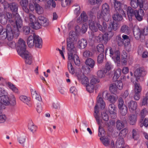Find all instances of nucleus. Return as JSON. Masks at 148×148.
<instances>
[{"label":"nucleus","mask_w":148,"mask_h":148,"mask_svg":"<svg viewBox=\"0 0 148 148\" xmlns=\"http://www.w3.org/2000/svg\"><path fill=\"white\" fill-rule=\"evenodd\" d=\"M118 108H120L124 106H126L125 105H124V101L121 97H120L118 100Z\"/></svg>","instance_id":"0e129e2a"},{"label":"nucleus","mask_w":148,"mask_h":148,"mask_svg":"<svg viewBox=\"0 0 148 148\" xmlns=\"http://www.w3.org/2000/svg\"><path fill=\"white\" fill-rule=\"evenodd\" d=\"M18 141L19 142V143L23 145L24 146V144L25 141V138L24 136L21 135L18 138Z\"/></svg>","instance_id":"774afa93"},{"label":"nucleus","mask_w":148,"mask_h":148,"mask_svg":"<svg viewBox=\"0 0 148 148\" xmlns=\"http://www.w3.org/2000/svg\"><path fill=\"white\" fill-rule=\"evenodd\" d=\"M116 107L114 104H110L108 106V111L109 113L116 112Z\"/></svg>","instance_id":"a19ab883"},{"label":"nucleus","mask_w":148,"mask_h":148,"mask_svg":"<svg viewBox=\"0 0 148 148\" xmlns=\"http://www.w3.org/2000/svg\"><path fill=\"white\" fill-rule=\"evenodd\" d=\"M132 138L135 140H137L138 138L139 135L137 131L135 129H133L132 130Z\"/></svg>","instance_id":"4d7b16f0"},{"label":"nucleus","mask_w":148,"mask_h":148,"mask_svg":"<svg viewBox=\"0 0 148 148\" xmlns=\"http://www.w3.org/2000/svg\"><path fill=\"white\" fill-rule=\"evenodd\" d=\"M97 11L96 8H93L90 11L89 13V16L92 18H95V15Z\"/></svg>","instance_id":"3c124183"},{"label":"nucleus","mask_w":148,"mask_h":148,"mask_svg":"<svg viewBox=\"0 0 148 148\" xmlns=\"http://www.w3.org/2000/svg\"><path fill=\"white\" fill-rule=\"evenodd\" d=\"M49 25L48 20L45 16H40L37 18V19L35 23H30L29 25L33 29H39L42 26L47 27Z\"/></svg>","instance_id":"20e7f679"},{"label":"nucleus","mask_w":148,"mask_h":148,"mask_svg":"<svg viewBox=\"0 0 148 148\" xmlns=\"http://www.w3.org/2000/svg\"><path fill=\"white\" fill-rule=\"evenodd\" d=\"M17 47L18 54L25 59L26 64H30L32 62V57L31 54L26 50L25 42L23 39L21 38L19 39Z\"/></svg>","instance_id":"f257e3e1"},{"label":"nucleus","mask_w":148,"mask_h":148,"mask_svg":"<svg viewBox=\"0 0 148 148\" xmlns=\"http://www.w3.org/2000/svg\"><path fill=\"white\" fill-rule=\"evenodd\" d=\"M80 17H81L82 19V22H86L88 20V17L86 13L83 11L80 15Z\"/></svg>","instance_id":"603ef678"},{"label":"nucleus","mask_w":148,"mask_h":148,"mask_svg":"<svg viewBox=\"0 0 148 148\" xmlns=\"http://www.w3.org/2000/svg\"><path fill=\"white\" fill-rule=\"evenodd\" d=\"M34 45L36 47L41 48L42 46V40L38 35L34 33Z\"/></svg>","instance_id":"ddd939ff"},{"label":"nucleus","mask_w":148,"mask_h":148,"mask_svg":"<svg viewBox=\"0 0 148 148\" xmlns=\"http://www.w3.org/2000/svg\"><path fill=\"white\" fill-rule=\"evenodd\" d=\"M109 90L112 93L116 94L117 92V88L115 84H113L110 85L109 88Z\"/></svg>","instance_id":"ea45409f"},{"label":"nucleus","mask_w":148,"mask_h":148,"mask_svg":"<svg viewBox=\"0 0 148 148\" xmlns=\"http://www.w3.org/2000/svg\"><path fill=\"white\" fill-rule=\"evenodd\" d=\"M104 46L102 44H99L97 46V51L99 53H103L104 52L103 49Z\"/></svg>","instance_id":"338daca9"},{"label":"nucleus","mask_w":148,"mask_h":148,"mask_svg":"<svg viewBox=\"0 0 148 148\" xmlns=\"http://www.w3.org/2000/svg\"><path fill=\"white\" fill-rule=\"evenodd\" d=\"M5 16L8 21L12 25L15 23L16 29L19 30L23 25L22 21L18 13L15 14H12L10 12H6L5 13Z\"/></svg>","instance_id":"7ed1b4c3"},{"label":"nucleus","mask_w":148,"mask_h":148,"mask_svg":"<svg viewBox=\"0 0 148 148\" xmlns=\"http://www.w3.org/2000/svg\"><path fill=\"white\" fill-rule=\"evenodd\" d=\"M67 49L68 51V59L71 60L73 54L76 53L77 52L76 47L75 46L74 42L67 41Z\"/></svg>","instance_id":"423d86ee"},{"label":"nucleus","mask_w":148,"mask_h":148,"mask_svg":"<svg viewBox=\"0 0 148 148\" xmlns=\"http://www.w3.org/2000/svg\"><path fill=\"white\" fill-rule=\"evenodd\" d=\"M20 100L24 103L28 104V103L29 101L27 97L24 95L21 96L19 97Z\"/></svg>","instance_id":"e2e57ef3"},{"label":"nucleus","mask_w":148,"mask_h":148,"mask_svg":"<svg viewBox=\"0 0 148 148\" xmlns=\"http://www.w3.org/2000/svg\"><path fill=\"white\" fill-rule=\"evenodd\" d=\"M69 60H73L75 64L76 65L79 64L80 63V61L79 57L76 53L73 54L72 59Z\"/></svg>","instance_id":"58836bf2"},{"label":"nucleus","mask_w":148,"mask_h":148,"mask_svg":"<svg viewBox=\"0 0 148 148\" xmlns=\"http://www.w3.org/2000/svg\"><path fill=\"white\" fill-rule=\"evenodd\" d=\"M77 34L73 31H71L69 34V38L67 39V41L76 42L77 40Z\"/></svg>","instance_id":"f3484780"},{"label":"nucleus","mask_w":148,"mask_h":148,"mask_svg":"<svg viewBox=\"0 0 148 148\" xmlns=\"http://www.w3.org/2000/svg\"><path fill=\"white\" fill-rule=\"evenodd\" d=\"M28 3V0H21L20 4L23 10L26 13H28L29 10L27 8Z\"/></svg>","instance_id":"412c9836"},{"label":"nucleus","mask_w":148,"mask_h":148,"mask_svg":"<svg viewBox=\"0 0 148 148\" xmlns=\"http://www.w3.org/2000/svg\"><path fill=\"white\" fill-rule=\"evenodd\" d=\"M6 84L8 86L9 88L11 89L15 93L17 94H19V92L18 89L16 87L15 85L12 83L10 82H8Z\"/></svg>","instance_id":"473e14b6"},{"label":"nucleus","mask_w":148,"mask_h":148,"mask_svg":"<svg viewBox=\"0 0 148 148\" xmlns=\"http://www.w3.org/2000/svg\"><path fill=\"white\" fill-rule=\"evenodd\" d=\"M9 9L13 13H17L18 5L16 2H13L10 3Z\"/></svg>","instance_id":"aec40b11"},{"label":"nucleus","mask_w":148,"mask_h":148,"mask_svg":"<svg viewBox=\"0 0 148 148\" xmlns=\"http://www.w3.org/2000/svg\"><path fill=\"white\" fill-rule=\"evenodd\" d=\"M147 112V111L146 108H144L142 110L139 114L140 119L145 118Z\"/></svg>","instance_id":"864d4df0"},{"label":"nucleus","mask_w":148,"mask_h":148,"mask_svg":"<svg viewBox=\"0 0 148 148\" xmlns=\"http://www.w3.org/2000/svg\"><path fill=\"white\" fill-rule=\"evenodd\" d=\"M119 27V24L118 23L113 22H111L110 24L108 30L109 32H111L112 30L116 31Z\"/></svg>","instance_id":"c85d7f7f"},{"label":"nucleus","mask_w":148,"mask_h":148,"mask_svg":"<svg viewBox=\"0 0 148 148\" xmlns=\"http://www.w3.org/2000/svg\"><path fill=\"white\" fill-rule=\"evenodd\" d=\"M139 123L140 127H142L143 126L146 127H147L148 126V118L139 119Z\"/></svg>","instance_id":"a878e982"},{"label":"nucleus","mask_w":148,"mask_h":148,"mask_svg":"<svg viewBox=\"0 0 148 148\" xmlns=\"http://www.w3.org/2000/svg\"><path fill=\"white\" fill-rule=\"evenodd\" d=\"M29 18L31 23H35L37 20L36 19V17L33 14L29 13Z\"/></svg>","instance_id":"69168bd1"},{"label":"nucleus","mask_w":148,"mask_h":148,"mask_svg":"<svg viewBox=\"0 0 148 148\" xmlns=\"http://www.w3.org/2000/svg\"><path fill=\"white\" fill-rule=\"evenodd\" d=\"M124 145V142L123 138L121 136L119 137L115 144L116 148H125Z\"/></svg>","instance_id":"dca6fc26"},{"label":"nucleus","mask_w":148,"mask_h":148,"mask_svg":"<svg viewBox=\"0 0 148 148\" xmlns=\"http://www.w3.org/2000/svg\"><path fill=\"white\" fill-rule=\"evenodd\" d=\"M68 68L69 72L72 74L75 73L74 69L73 67L71 62H68Z\"/></svg>","instance_id":"5fc2aeb1"},{"label":"nucleus","mask_w":148,"mask_h":148,"mask_svg":"<svg viewBox=\"0 0 148 148\" xmlns=\"http://www.w3.org/2000/svg\"><path fill=\"white\" fill-rule=\"evenodd\" d=\"M100 80L99 79L96 77H92L90 81V84L94 85L99 82Z\"/></svg>","instance_id":"680f3d73"},{"label":"nucleus","mask_w":148,"mask_h":148,"mask_svg":"<svg viewBox=\"0 0 148 148\" xmlns=\"http://www.w3.org/2000/svg\"><path fill=\"white\" fill-rule=\"evenodd\" d=\"M124 46L125 49L128 52L130 51L132 49V46L130 42H125L124 44Z\"/></svg>","instance_id":"09e8293b"},{"label":"nucleus","mask_w":148,"mask_h":148,"mask_svg":"<svg viewBox=\"0 0 148 148\" xmlns=\"http://www.w3.org/2000/svg\"><path fill=\"white\" fill-rule=\"evenodd\" d=\"M147 73L143 67H140L136 69L134 73V74L136 79L137 81L140 77L145 75Z\"/></svg>","instance_id":"1a4fd4ad"},{"label":"nucleus","mask_w":148,"mask_h":148,"mask_svg":"<svg viewBox=\"0 0 148 148\" xmlns=\"http://www.w3.org/2000/svg\"><path fill=\"white\" fill-rule=\"evenodd\" d=\"M28 127L29 129L33 132H35L36 130V126L32 122H30L29 124Z\"/></svg>","instance_id":"6e6d98bb"},{"label":"nucleus","mask_w":148,"mask_h":148,"mask_svg":"<svg viewBox=\"0 0 148 148\" xmlns=\"http://www.w3.org/2000/svg\"><path fill=\"white\" fill-rule=\"evenodd\" d=\"M94 86L92 84H88L86 85V90L89 92H93Z\"/></svg>","instance_id":"052dcab7"},{"label":"nucleus","mask_w":148,"mask_h":148,"mask_svg":"<svg viewBox=\"0 0 148 148\" xmlns=\"http://www.w3.org/2000/svg\"><path fill=\"white\" fill-rule=\"evenodd\" d=\"M120 31L121 33L128 34L130 32V29L127 25H124L121 27Z\"/></svg>","instance_id":"c9c22d12"},{"label":"nucleus","mask_w":148,"mask_h":148,"mask_svg":"<svg viewBox=\"0 0 148 148\" xmlns=\"http://www.w3.org/2000/svg\"><path fill=\"white\" fill-rule=\"evenodd\" d=\"M127 14L130 21H131L132 20V17L134 16L135 14V10L133 9L130 6H128L127 9Z\"/></svg>","instance_id":"4be33fe9"},{"label":"nucleus","mask_w":148,"mask_h":148,"mask_svg":"<svg viewBox=\"0 0 148 148\" xmlns=\"http://www.w3.org/2000/svg\"><path fill=\"white\" fill-rule=\"evenodd\" d=\"M100 139L105 146H108L110 143L108 137L102 136L100 138Z\"/></svg>","instance_id":"f704fd0d"},{"label":"nucleus","mask_w":148,"mask_h":148,"mask_svg":"<svg viewBox=\"0 0 148 148\" xmlns=\"http://www.w3.org/2000/svg\"><path fill=\"white\" fill-rule=\"evenodd\" d=\"M115 52H117V53H116V54H114L112 57L115 61H116L117 63H119L120 62V53L118 51H116Z\"/></svg>","instance_id":"e433bc0d"},{"label":"nucleus","mask_w":148,"mask_h":148,"mask_svg":"<svg viewBox=\"0 0 148 148\" xmlns=\"http://www.w3.org/2000/svg\"><path fill=\"white\" fill-rule=\"evenodd\" d=\"M89 26L90 30L93 32L98 31V29L95 26V22L93 20H89Z\"/></svg>","instance_id":"393cba45"},{"label":"nucleus","mask_w":148,"mask_h":148,"mask_svg":"<svg viewBox=\"0 0 148 148\" xmlns=\"http://www.w3.org/2000/svg\"><path fill=\"white\" fill-rule=\"evenodd\" d=\"M92 55V53L88 50H86L84 51L83 56L85 58H88L91 56Z\"/></svg>","instance_id":"8fccbe9b"},{"label":"nucleus","mask_w":148,"mask_h":148,"mask_svg":"<svg viewBox=\"0 0 148 148\" xmlns=\"http://www.w3.org/2000/svg\"><path fill=\"white\" fill-rule=\"evenodd\" d=\"M7 94H4L0 96V100L3 105L7 106L8 101L9 100V98L7 95Z\"/></svg>","instance_id":"c756f323"},{"label":"nucleus","mask_w":148,"mask_h":148,"mask_svg":"<svg viewBox=\"0 0 148 148\" xmlns=\"http://www.w3.org/2000/svg\"><path fill=\"white\" fill-rule=\"evenodd\" d=\"M16 104V101L15 96L13 95L10 96L9 100L7 106L10 105L11 106H14Z\"/></svg>","instance_id":"7c9ffc66"},{"label":"nucleus","mask_w":148,"mask_h":148,"mask_svg":"<svg viewBox=\"0 0 148 148\" xmlns=\"http://www.w3.org/2000/svg\"><path fill=\"white\" fill-rule=\"evenodd\" d=\"M119 109L120 110V113L122 116H125L127 113V109L126 106H124Z\"/></svg>","instance_id":"49530a36"},{"label":"nucleus","mask_w":148,"mask_h":148,"mask_svg":"<svg viewBox=\"0 0 148 148\" xmlns=\"http://www.w3.org/2000/svg\"><path fill=\"white\" fill-rule=\"evenodd\" d=\"M35 9L36 13L38 14H42L43 12V8L38 4L36 5Z\"/></svg>","instance_id":"79ce46f5"},{"label":"nucleus","mask_w":148,"mask_h":148,"mask_svg":"<svg viewBox=\"0 0 148 148\" xmlns=\"http://www.w3.org/2000/svg\"><path fill=\"white\" fill-rule=\"evenodd\" d=\"M101 117L103 120L105 121H107L109 119L108 115L106 112H103L101 113Z\"/></svg>","instance_id":"13d9d810"},{"label":"nucleus","mask_w":148,"mask_h":148,"mask_svg":"<svg viewBox=\"0 0 148 148\" xmlns=\"http://www.w3.org/2000/svg\"><path fill=\"white\" fill-rule=\"evenodd\" d=\"M30 29L29 27L27 26H24L22 28L23 34L25 35H28L30 32Z\"/></svg>","instance_id":"a18cd8bd"},{"label":"nucleus","mask_w":148,"mask_h":148,"mask_svg":"<svg viewBox=\"0 0 148 148\" xmlns=\"http://www.w3.org/2000/svg\"><path fill=\"white\" fill-rule=\"evenodd\" d=\"M103 97L110 101L112 104H114L116 101V97L113 95H110L106 91H103L102 93Z\"/></svg>","instance_id":"f8f14e48"},{"label":"nucleus","mask_w":148,"mask_h":148,"mask_svg":"<svg viewBox=\"0 0 148 148\" xmlns=\"http://www.w3.org/2000/svg\"><path fill=\"white\" fill-rule=\"evenodd\" d=\"M106 73L104 70H100L97 72V75L100 78H103L105 75Z\"/></svg>","instance_id":"de8ad7c7"},{"label":"nucleus","mask_w":148,"mask_h":148,"mask_svg":"<svg viewBox=\"0 0 148 148\" xmlns=\"http://www.w3.org/2000/svg\"><path fill=\"white\" fill-rule=\"evenodd\" d=\"M74 13L77 16H78L80 14V6L77 4H75L73 7Z\"/></svg>","instance_id":"4c0bfd02"},{"label":"nucleus","mask_w":148,"mask_h":148,"mask_svg":"<svg viewBox=\"0 0 148 148\" xmlns=\"http://www.w3.org/2000/svg\"><path fill=\"white\" fill-rule=\"evenodd\" d=\"M124 14H125L124 11H122L121 10L120 11H114L112 15L113 19L116 21H120L123 19L122 15Z\"/></svg>","instance_id":"9d476101"},{"label":"nucleus","mask_w":148,"mask_h":148,"mask_svg":"<svg viewBox=\"0 0 148 148\" xmlns=\"http://www.w3.org/2000/svg\"><path fill=\"white\" fill-rule=\"evenodd\" d=\"M95 118L98 124L99 125L98 136L99 137H101L102 136H104L105 131L101 126V120H100V117Z\"/></svg>","instance_id":"4468645a"},{"label":"nucleus","mask_w":148,"mask_h":148,"mask_svg":"<svg viewBox=\"0 0 148 148\" xmlns=\"http://www.w3.org/2000/svg\"><path fill=\"white\" fill-rule=\"evenodd\" d=\"M78 43L79 48L81 49H85L87 46L88 44L85 38H82L79 40Z\"/></svg>","instance_id":"5701e85b"},{"label":"nucleus","mask_w":148,"mask_h":148,"mask_svg":"<svg viewBox=\"0 0 148 148\" xmlns=\"http://www.w3.org/2000/svg\"><path fill=\"white\" fill-rule=\"evenodd\" d=\"M77 77L78 79L81 81L82 84L87 85L88 83V79L83 74H78Z\"/></svg>","instance_id":"a211bd4d"},{"label":"nucleus","mask_w":148,"mask_h":148,"mask_svg":"<svg viewBox=\"0 0 148 148\" xmlns=\"http://www.w3.org/2000/svg\"><path fill=\"white\" fill-rule=\"evenodd\" d=\"M110 2L114 4V7L115 11H119L121 10L124 11L122 8L123 4L121 3L120 1H117V0H110Z\"/></svg>","instance_id":"2eb2a0df"},{"label":"nucleus","mask_w":148,"mask_h":148,"mask_svg":"<svg viewBox=\"0 0 148 148\" xmlns=\"http://www.w3.org/2000/svg\"><path fill=\"white\" fill-rule=\"evenodd\" d=\"M142 88L139 84L135 83V84L134 92L140 93Z\"/></svg>","instance_id":"bf43d9fd"},{"label":"nucleus","mask_w":148,"mask_h":148,"mask_svg":"<svg viewBox=\"0 0 148 148\" xmlns=\"http://www.w3.org/2000/svg\"><path fill=\"white\" fill-rule=\"evenodd\" d=\"M121 73V70L120 69H117L114 72L113 78L116 80L120 76Z\"/></svg>","instance_id":"c03bdc74"},{"label":"nucleus","mask_w":148,"mask_h":148,"mask_svg":"<svg viewBox=\"0 0 148 148\" xmlns=\"http://www.w3.org/2000/svg\"><path fill=\"white\" fill-rule=\"evenodd\" d=\"M34 34L33 36L30 35L27 38V45L29 47H32L34 45Z\"/></svg>","instance_id":"72a5a7b5"},{"label":"nucleus","mask_w":148,"mask_h":148,"mask_svg":"<svg viewBox=\"0 0 148 148\" xmlns=\"http://www.w3.org/2000/svg\"><path fill=\"white\" fill-rule=\"evenodd\" d=\"M85 63L86 65L91 69L94 68L95 64L94 60L90 58H87L86 60Z\"/></svg>","instance_id":"cd10ccee"},{"label":"nucleus","mask_w":148,"mask_h":148,"mask_svg":"<svg viewBox=\"0 0 148 148\" xmlns=\"http://www.w3.org/2000/svg\"><path fill=\"white\" fill-rule=\"evenodd\" d=\"M133 32L134 36L136 40L140 39V40L142 42L144 41L145 37L143 35L141 30L138 27H134Z\"/></svg>","instance_id":"0eeeda50"},{"label":"nucleus","mask_w":148,"mask_h":148,"mask_svg":"<svg viewBox=\"0 0 148 148\" xmlns=\"http://www.w3.org/2000/svg\"><path fill=\"white\" fill-rule=\"evenodd\" d=\"M135 16L136 19L138 21H140L143 20L145 13L144 10L141 8L138 10H135Z\"/></svg>","instance_id":"9b49d317"},{"label":"nucleus","mask_w":148,"mask_h":148,"mask_svg":"<svg viewBox=\"0 0 148 148\" xmlns=\"http://www.w3.org/2000/svg\"><path fill=\"white\" fill-rule=\"evenodd\" d=\"M129 123L132 125H134L137 121V116L134 114H130L129 116Z\"/></svg>","instance_id":"2f4dec72"},{"label":"nucleus","mask_w":148,"mask_h":148,"mask_svg":"<svg viewBox=\"0 0 148 148\" xmlns=\"http://www.w3.org/2000/svg\"><path fill=\"white\" fill-rule=\"evenodd\" d=\"M128 106L130 111L135 110L137 107V102L133 100L130 101L128 103Z\"/></svg>","instance_id":"b1692460"},{"label":"nucleus","mask_w":148,"mask_h":148,"mask_svg":"<svg viewBox=\"0 0 148 148\" xmlns=\"http://www.w3.org/2000/svg\"><path fill=\"white\" fill-rule=\"evenodd\" d=\"M3 31L0 33V39L4 40L7 38L9 41H12L14 37L16 38L19 36V30L16 29L15 27L12 29L11 25L8 24Z\"/></svg>","instance_id":"f03ea898"},{"label":"nucleus","mask_w":148,"mask_h":148,"mask_svg":"<svg viewBox=\"0 0 148 148\" xmlns=\"http://www.w3.org/2000/svg\"><path fill=\"white\" fill-rule=\"evenodd\" d=\"M110 8L108 5L105 3L102 6V13L103 15V18L106 21L107 20L109 15Z\"/></svg>","instance_id":"6e6552de"},{"label":"nucleus","mask_w":148,"mask_h":148,"mask_svg":"<svg viewBox=\"0 0 148 148\" xmlns=\"http://www.w3.org/2000/svg\"><path fill=\"white\" fill-rule=\"evenodd\" d=\"M126 122V120L122 121L118 120L116 122V127L117 130H120L125 127V123Z\"/></svg>","instance_id":"bb28decb"},{"label":"nucleus","mask_w":148,"mask_h":148,"mask_svg":"<svg viewBox=\"0 0 148 148\" xmlns=\"http://www.w3.org/2000/svg\"><path fill=\"white\" fill-rule=\"evenodd\" d=\"M143 106H148V91L146 93L145 96H144L142 100Z\"/></svg>","instance_id":"37998d69"},{"label":"nucleus","mask_w":148,"mask_h":148,"mask_svg":"<svg viewBox=\"0 0 148 148\" xmlns=\"http://www.w3.org/2000/svg\"><path fill=\"white\" fill-rule=\"evenodd\" d=\"M97 99V103L94 108L95 117H100L99 106L101 109H103L106 106L105 103L102 98L101 93L99 94Z\"/></svg>","instance_id":"39448f33"},{"label":"nucleus","mask_w":148,"mask_h":148,"mask_svg":"<svg viewBox=\"0 0 148 148\" xmlns=\"http://www.w3.org/2000/svg\"><path fill=\"white\" fill-rule=\"evenodd\" d=\"M8 20L5 16V13L2 9H0V22L2 25H5Z\"/></svg>","instance_id":"6ab92c4d"}]
</instances>
